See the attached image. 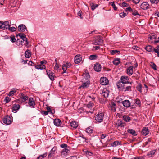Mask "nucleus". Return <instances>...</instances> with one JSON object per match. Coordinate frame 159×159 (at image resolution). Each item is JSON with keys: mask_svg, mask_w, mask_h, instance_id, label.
<instances>
[{"mask_svg": "<svg viewBox=\"0 0 159 159\" xmlns=\"http://www.w3.org/2000/svg\"><path fill=\"white\" fill-rule=\"evenodd\" d=\"M121 81L117 82L116 85L118 88H122V86L129 83V79L128 76H122L121 77Z\"/></svg>", "mask_w": 159, "mask_h": 159, "instance_id": "1", "label": "nucleus"}, {"mask_svg": "<svg viewBox=\"0 0 159 159\" xmlns=\"http://www.w3.org/2000/svg\"><path fill=\"white\" fill-rule=\"evenodd\" d=\"M148 40L150 43L157 44L159 43V37L157 36L155 34H150L148 37Z\"/></svg>", "mask_w": 159, "mask_h": 159, "instance_id": "2", "label": "nucleus"}, {"mask_svg": "<svg viewBox=\"0 0 159 159\" xmlns=\"http://www.w3.org/2000/svg\"><path fill=\"white\" fill-rule=\"evenodd\" d=\"M104 114L103 112L98 113L95 116V120L96 123H100L102 122L104 119Z\"/></svg>", "mask_w": 159, "mask_h": 159, "instance_id": "3", "label": "nucleus"}, {"mask_svg": "<svg viewBox=\"0 0 159 159\" xmlns=\"http://www.w3.org/2000/svg\"><path fill=\"white\" fill-rule=\"evenodd\" d=\"M131 82H130L129 84H125L122 86V88H118L120 91H131V88L132 86Z\"/></svg>", "mask_w": 159, "mask_h": 159, "instance_id": "4", "label": "nucleus"}, {"mask_svg": "<svg viewBox=\"0 0 159 159\" xmlns=\"http://www.w3.org/2000/svg\"><path fill=\"white\" fill-rule=\"evenodd\" d=\"M9 23L8 21H0V29L3 30L7 29L9 27Z\"/></svg>", "mask_w": 159, "mask_h": 159, "instance_id": "5", "label": "nucleus"}, {"mask_svg": "<svg viewBox=\"0 0 159 159\" xmlns=\"http://www.w3.org/2000/svg\"><path fill=\"white\" fill-rule=\"evenodd\" d=\"M3 122L6 125H9L12 122V120L9 116H5L3 119Z\"/></svg>", "mask_w": 159, "mask_h": 159, "instance_id": "6", "label": "nucleus"}, {"mask_svg": "<svg viewBox=\"0 0 159 159\" xmlns=\"http://www.w3.org/2000/svg\"><path fill=\"white\" fill-rule=\"evenodd\" d=\"M102 41L103 40L102 39L101 37L100 36H98L96 38L92 43L95 45H97L102 43Z\"/></svg>", "mask_w": 159, "mask_h": 159, "instance_id": "7", "label": "nucleus"}, {"mask_svg": "<svg viewBox=\"0 0 159 159\" xmlns=\"http://www.w3.org/2000/svg\"><path fill=\"white\" fill-rule=\"evenodd\" d=\"M100 82L101 84L106 85L108 83L109 81L107 78L103 77L101 78Z\"/></svg>", "mask_w": 159, "mask_h": 159, "instance_id": "8", "label": "nucleus"}, {"mask_svg": "<svg viewBox=\"0 0 159 159\" xmlns=\"http://www.w3.org/2000/svg\"><path fill=\"white\" fill-rule=\"evenodd\" d=\"M82 59V57L80 55H77L75 57L74 62L75 64H78L81 62Z\"/></svg>", "mask_w": 159, "mask_h": 159, "instance_id": "9", "label": "nucleus"}, {"mask_svg": "<svg viewBox=\"0 0 159 159\" xmlns=\"http://www.w3.org/2000/svg\"><path fill=\"white\" fill-rule=\"evenodd\" d=\"M47 75L50 78V79L52 80H54V73L51 71L49 70H47L46 71Z\"/></svg>", "mask_w": 159, "mask_h": 159, "instance_id": "10", "label": "nucleus"}, {"mask_svg": "<svg viewBox=\"0 0 159 159\" xmlns=\"http://www.w3.org/2000/svg\"><path fill=\"white\" fill-rule=\"evenodd\" d=\"M94 69L97 72H100L101 70V66L99 63H96L94 65Z\"/></svg>", "mask_w": 159, "mask_h": 159, "instance_id": "11", "label": "nucleus"}, {"mask_svg": "<svg viewBox=\"0 0 159 159\" xmlns=\"http://www.w3.org/2000/svg\"><path fill=\"white\" fill-rule=\"evenodd\" d=\"M140 7L142 9L147 10L149 8V5L147 2H144L141 4Z\"/></svg>", "mask_w": 159, "mask_h": 159, "instance_id": "12", "label": "nucleus"}, {"mask_svg": "<svg viewBox=\"0 0 159 159\" xmlns=\"http://www.w3.org/2000/svg\"><path fill=\"white\" fill-rule=\"evenodd\" d=\"M82 85L80 87V88H82L84 89L87 88L89 86L90 84V81L89 80L83 81Z\"/></svg>", "mask_w": 159, "mask_h": 159, "instance_id": "13", "label": "nucleus"}, {"mask_svg": "<svg viewBox=\"0 0 159 159\" xmlns=\"http://www.w3.org/2000/svg\"><path fill=\"white\" fill-rule=\"evenodd\" d=\"M70 148H67L63 149L61 152V155L62 156H66L67 153H69L70 152Z\"/></svg>", "mask_w": 159, "mask_h": 159, "instance_id": "14", "label": "nucleus"}, {"mask_svg": "<svg viewBox=\"0 0 159 159\" xmlns=\"http://www.w3.org/2000/svg\"><path fill=\"white\" fill-rule=\"evenodd\" d=\"M28 104L30 107H34L35 105L34 99L32 97H30L29 99Z\"/></svg>", "mask_w": 159, "mask_h": 159, "instance_id": "15", "label": "nucleus"}, {"mask_svg": "<svg viewBox=\"0 0 159 159\" xmlns=\"http://www.w3.org/2000/svg\"><path fill=\"white\" fill-rule=\"evenodd\" d=\"M149 132V131L148 127H144L142 131V135L146 136L148 135Z\"/></svg>", "mask_w": 159, "mask_h": 159, "instance_id": "16", "label": "nucleus"}, {"mask_svg": "<svg viewBox=\"0 0 159 159\" xmlns=\"http://www.w3.org/2000/svg\"><path fill=\"white\" fill-rule=\"evenodd\" d=\"M109 93V91L107 90L106 89H104L102 90L101 94L104 97L106 98L108 96Z\"/></svg>", "mask_w": 159, "mask_h": 159, "instance_id": "17", "label": "nucleus"}, {"mask_svg": "<svg viewBox=\"0 0 159 159\" xmlns=\"http://www.w3.org/2000/svg\"><path fill=\"white\" fill-rule=\"evenodd\" d=\"M26 29V26L23 24L20 25L18 27V30L19 32H24Z\"/></svg>", "mask_w": 159, "mask_h": 159, "instance_id": "18", "label": "nucleus"}, {"mask_svg": "<svg viewBox=\"0 0 159 159\" xmlns=\"http://www.w3.org/2000/svg\"><path fill=\"white\" fill-rule=\"evenodd\" d=\"M122 104L125 107H128L130 105V102L129 100H126L122 101Z\"/></svg>", "mask_w": 159, "mask_h": 159, "instance_id": "19", "label": "nucleus"}, {"mask_svg": "<svg viewBox=\"0 0 159 159\" xmlns=\"http://www.w3.org/2000/svg\"><path fill=\"white\" fill-rule=\"evenodd\" d=\"M54 124L57 126H60L61 124V120L58 119H55L54 120Z\"/></svg>", "mask_w": 159, "mask_h": 159, "instance_id": "20", "label": "nucleus"}, {"mask_svg": "<svg viewBox=\"0 0 159 159\" xmlns=\"http://www.w3.org/2000/svg\"><path fill=\"white\" fill-rule=\"evenodd\" d=\"M84 78L83 79V81H85L89 80L90 78V75L88 73H86L83 74Z\"/></svg>", "mask_w": 159, "mask_h": 159, "instance_id": "21", "label": "nucleus"}, {"mask_svg": "<svg viewBox=\"0 0 159 159\" xmlns=\"http://www.w3.org/2000/svg\"><path fill=\"white\" fill-rule=\"evenodd\" d=\"M133 66H131L128 67L127 70V73L129 75H131L133 73Z\"/></svg>", "mask_w": 159, "mask_h": 159, "instance_id": "22", "label": "nucleus"}, {"mask_svg": "<svg viewBox=\"0 0 159 159\" xmlns=\"http://www.w3.org/2000/svg\"><path fill=\"white\" fill-rule=\"evenodd\" d=\"M20 107V106L19 104L15 103L13 105L12 107V111L18 110Z\"/></svg>", "mask_w": 159, "mask_h": 159, "instance_id": "23", "label": "nucleus"}, {"mask_svg": "<svg viewBox=\"0 0 159 159\" xmlns=\"http://www.w3.org/2000/svg\"><path fill=\"white\" fill-rule=\"evenodd\" d=\"M31 54L30 51L27 49L25 53V56L27 58H29L31 56Z\"/></svg>", "mask_w": 159, "mask_h": 159, "instance_id": "24", "label": "nucleus"}, {"mask_svg": "<svg viewBox=\"0 0 159 159\" xmlns=\"http://www.w3.org/2000/svg\"><path fill=\"white\" fill-rule=\"evenodd\" d=\"M35 68L38 69H44L46 68V66L44 65H38L35 66Z\"/></svg>", "mask_w": 159, "mask_h": 159, "instance_id": "25", "label": "nucleus"}, {"mask_svg": "<svg viewBox=\"0 0 159 159\" xmlns=\"http://www.w3.org/2000/svg\"><path fill=\"white\" fill-rule=\"evenodd\" d=\"M70 125L74 129L77 128L78 125V123L75 121H73L70 123Z\"/></svg>", "mask_w": 159, "mask_h": 159, "instance_id": "26", "label": "nucleus"}, {"mask_svg": "<svg viewBox=\"0 0 159 159\" xmlns=\"http://www.w3.org/2000/svg\"><path fill=\"white\" fill-rule=\"evenodd\" d=\"M145 49L149 52H153L154 48L151 45H149L145 47Z\"/></svg>", "mask_w": 159, "mask_h": 159, "instance_id": "27", "label": "nucleus"}, {"mask_svg": "<svg viewBox=\"0 0 159 159\" xmlns=\"http://www.w3.org/2000/svg\"><path fill=\"white\" fill-rule=\"evenodd\" d=\"M156 151V150H151L147 154V155L150 157H153L154 155L155 154Z\"/></svg>", "mask_w": 159, "mask_h": 159, "instance_id": "28", "label": "nucleus"}, {"mask_svg": "<svg viewBox=\"0 0 159 159\" xmlns=\"http://www.w3.org/2000/svg\"><path fill=\"white\" fill-rule=\"evenodd\" d=\"M127 132L134 136L137 135V133L134 130L129 129L127 130Z\"/></svg>", "mask_w": 159, "mask_h": 159, "instance_id": "29", "label": "nucleus"}, {"mask_svg": "<svg viewBox=\"0 0 159 159\" xmlns=\"http://www.w3.org/2000/svg\"><path fill=\"white\" fill-rule=\"evenodd\" d=\"M20 98L23 100V102H25L28 99L29 97L22 93L21 94Z\"/></svg>", "mask_w": 159, "mask_h": 159, "instance_id": "30", "label": "nucleus"}, {"mask_svg": "<svg viewBox=\"0 0 159 159\" xmlns=\"http://www.w3.org/2000/svg\"><path fill=\"white\" fill-rule=\"evenodd\" d=\"M123 119L125 121L128 122L130 120V118L129 116L124 115L123 117Z\"/></svg>", "mask_w": 159, "mask_h": 159, "instance_id": "31", "label": "nucleus"}, {"mask_svg": "<svg viewBox=\"0 0 159 159\" xmlns=\"http://www.w3.org/2000/svg\"><path fill=\"white\" fill-rule=\"evenodd\" d=\"M18 89H15V88L11 90L9 92V94H8V95L9 96H11V95H13L14 94V93L16 92V91Z\"/></svg>", "mask_w": 159, "mask_h": 159, "instance_id": "32", "label": "nucleus"}, {"mask_svg": "<svg viewBox=\"0 0 159 159\" xmlns=\"http://www.w3.org/2000/svg\"><path fill=\"white\" fill-rule=\"evenodd\" d=\"M93 129L91 127H89L87 128L86 129V132L88 134H90L93 133Z\"/></svg>", "mask_w": 159, "mask_h": 159, "instance_id": "33", "label": "nucleus"}, {"mask_svg": "<svg viewBox=\"0 0 159 159\" xmlns=\"http://www.w3.org/2000/svg\"><path fill=\"white\" fill-rule=\"evenodd\" d=\"M98 58V56L96 55H92L90 56L89 59L91 60H94Z\"/></svg>", "mask_w": 159, "mask_h": 159, "instance_id": "34", "label": "nucleus"}, {"mask_svg": "<svg viewBox=\"0 0 159 159\" xmlns=\"http://www.w3.org/2000/svg\"><path fill=\"white\" fill-rule=\"evenodd\" d=\"M47 155V153H45L42 155H40L37 157V159H43L46 157Z\"/></svg>", "mask_w": 159, "mask_h": 159, "instance_id": "35", "label": "nucleus"}, {"mask_svg": "<svg viewBox=\"0 0 159 159\" xmlns=\"http://www.w3.org/2000/svg\"><path fill=\"white\" fill-rule=\"evenodd\" d=\"M111 110L113 112H115L116 111V104L114 103H111Z\"/></svg>", "mask_w": 159, "mask_h": 159, "instance_id": "36", "label": "nucleus"}, {"mask_svg": "<svg viewBox=\"0 0 159 159\" xmlns=\"http://www.w3.org/2000/svg\"><path fill=\"white\" fill-rule=\"evenodd\" d=\"M91 6L92 10H94L96 8L98 7V5L93 3L91 4Z\"/></svg>", "mask_w": 159, "mask_h": 159, "instance_id": "37", "label": "nucleus"}, {"mask_svg": "<svg viewBox=\"0 0 159 159\" xmlns=\"http://www.w3.org/2000/svg\"><path fill=\"white\" fill-rule=\"evenodd\" d=\"M113 64L116 65H118L120 63V61L119 59L117 58L115 59L113 61Z\"/></svg>", "mask_w": 159, "mask_h": 159, "instance_id": "38", "label": "nucleus"}, {"mask_svg": "<svg viewBox=\"0 0 159 159\" xmlns=\"http://www.w3.org/2000/svg\"><path fill=\"white\" fill-rule=\"evenodd\" d=\"M16 44L18 46L22 45L23 43V41L22 39H18L16 41Z\"/></svg>", "mask_w": 159, "mask_h": 159, "instance_id": "39", "label": "nucleus"}, {"mask_svg": "<svg viewBox=\"0 0 159 159\" xmlns=\"http://www.w3.org/2000/svg\"><path fill=\"white\" fill-rule=\"evenodd\" d=\"M120 144L119 142L118 141H116L111 143V145L112 146H116Z\"/></svg>", "mask_w": 159, "mask_h": 159, "instance_id": "40", "label": "nucleus"}, {"mask_svg": "<svg viewBox=\"0 0 159 159\" xmlns=\"http://www.w3.org/2000/svg\"><path fill=\"white\" fill-rule=\"evenodd\" d=\"M150 66L154 70H157V66L153 62H151L150 63Z\"/></svg>", "mask_w": 159, "mask_h": 159, "instance_id": "41", "label": "nucleus"}, {"mask_svg": "<svg viewBox=\"0 0 159 159\" xmlns=\"http://www.w3.org/2000/svg\"><path fill=\"white\" fill-rule=\"evenodd\" d=\"M152 4L157 5L159 2V0H150Z\"/></svg>", "mask_w": 159, "mask_h": 159, "instance_id": "42", "label": "nucleus"}, {"mask_svg": "<svg viewBox=\"0 0 159 159\" xmlns=\"http://www.w3.org/2000/svg\"><path fill=\"white\" fill-rule=\"evenodd\" d=\"M57 147H54L52 149L50 152V153H52V154L54 155V154L55 153L56 151H57Z\"/></svg>", "mask_w": 159, "mask_h": 159, "instance_id": "43", "label": "nucleus"}, {"mask_svg": "<svg viewBox=\"0 0 159 159\" xmlns=\"http://www.w3.org/2000/svg\"><path fill=\"white\" fill-rule=\"evenodd\" d=\"M120 53V51L119 50H112L111 51V55H114L116 53H117L118 54H119Z\"/></svg>", "mask_w": 159, "mask_h": 159, "instance_id": "44", "label": "nucleus"}, {"mask_svg": "<svg viewBox=\"0 0 159 159\" xmlns=\"http://www.w3.org/2000/svg\"><path fill=\"white\" fill-rule=\"evenodd\" d=\"M123 122L121 120H118L116 123V125L117 126H122V125Z\"/></svg>", "mask_w": 159, "mask_h": 159, "instance_id": "45", "label": "nucleus"}, {"mask_svg": "<svg viewBox=\"0 0 159 159\" xmlns=\"http://www.w3.org/2000/svg\"><path fill=\"white\" fill-rule=\"evenodd\" d=\"M128 14V13L123 12L120 13L119 15L121 17L123 18L125 16H126Z\"/></svg>", "mask_w": 159, "mask_h": 159, "instance_id": "46", "label": "nucleus"}, {"mask_svg": "<svg viewBox=\"0 0 159 159\" xmlns=\"http://www.w3.org/2000/svg\"><path fill=\"white\" fill-rule=\"evenodd\" d=\"M84 152L87 155L89 156H91L93 154V153L92 152L88 151H85Z\"/></svg>", "mask_w": 159, "mask_h": 159, "instance_id": "47", "label": "nucleus"}, {"mask_svg": "<svg viewBox=\"0 0 159 159\" xmlns=\"http://www.w3.org/2000/svg\"><path fill=\"white\" fill-rule=\"evenodd\" d=\"M7 29H8L11 32H14L15 31L16 29L14 27H10V25H9V27Z\"/></svg>", "mask_w": 159, "mask_h": 159, "instance_id": "48", "label": "nucleus"}, {"mask_svg": "<svg viewBox=\"0 0 159 159\" xmlns=\"http://www.w3.org/2000/svg\"><path fill=\"white\" fill-rule=\"evenodd\" d=\"M54 156V155L52 154V153L50 152L48 156V159H53Z\"/></svg>", "mask_w": 159, "mask_h": 159, "instance_id": "49", "label": "nucleus"}, {"mask_svg": "<svg viewBox=\"0 0 159 159\" xmlns=\"http://www.w3.org/2000/svg\"><path fill=\"white\" fill-rule=\"evenodd\" d=\"M93 104L91 102H89L88 104L87 105V107L88 108H91L93 107Z\"/></svg>", "mask_w": 159, "mask_h": 159, "instance_id": "50", "label": "nucleus"}, {"mask_svg": "<svg viewBox=\"0 0 159 159\" xmlns=\"http://www.w3.org/2000/svg\"><path fill=\"white\" fill-rule=\"evenodd\" d=\"M110 4L112 7L115 10H117V7L115 5V3L114 2H111Z\"/></svg>", "mask_w": 159, "mask_h": 159, "instance_id": "51", "label": "nucleus"}, {"mask_svg": "<svg viewBox=\"0 0 159 159\" xmlns=\"http://www.w3.org/2000/svg\"><path fill=\"white\" fill-rule=\"evenodd\" d=\"M10 100L11 99L7 96L5 98L4 101L6 103H8L9 102Z\"/></svg>", "mask_w": 159, "mask_h": 159, "instance_id": "52", "label": "nucleus"}, {"mask_svg": "<svg viewBox=\"0 0 159 159\" xmlns=\"http://www.w3.org/2000/svg\"><path fill=\"white\" fill-rule=\"evenodd\" d=\"M77 15L78 16H80V18H81V19L83 18L82 12V11H81L80 10L79 11V12L77 13Z\"/></svg>", "mask_w": 159, "mask_h": 159, "instance_id": "53", "label": "nucleus"}, {"mask_svg": "<svg viewBox=\"0 0 159 159\" xmlns=\"http://www.w3.org/2000/svg\"><path fill=\"white\" fill-rule=\"evenodd\" d=\"M25 35L24 34L22 33H19L17 36H19L20 38H21V39H22V38H23L25 36Z\"/></svg>", "mask_w": 159, "mask_h": 159, "instance_id": "54", "label": "nucleus"}, {"mask_svg": "<svg viewBox=\"0 0 159 159\" xmlns=\"http://www.w3.org/2000/svg\"><path fill=\"white\" fill-rule=\"evenodd\" d=\"M60 146L62 148H67L69 147H68L67 145L66 144L63 143L60 145Z\"/></svg>", "mask_w": 159, "mask_h": 159, "instance_id": "55", "label": "nucleus"}, {"mask_svg": "<svg viewBox=\"0 0 159 159\" xmlns=\"http://www.w3.org/2000/svg\"><path fill=\"white\" fill-rule=\"evenodd\" d=\"M42 114L44 115H47L48 114V111H41Z\"/></svg>", "mask_w": 159, "mask_h": 159, "instance_id": "56", "label": "nucleus"}, {"mask_svg": "<svg viewBox=\"0 0 159 159\" xmlns=\"http://www.w3.org/2000/svg\"><path fill=\"white\" fill-rule=\"evenodd\" d=\"M59 68V67L57 63H55V65L54 67V70H57V71H58Z\"/></svg>", "mask_w": 159, "mask_h": 159, "instance_id": "57", "label": "nucleus"}, {"mask_svg": "<svg viewBox=\"0 0 159 159\" xmlns=\"http://www.w3.org/2000/svg\"><path fill=\"white\" fill-rule=\"evenodd\" d=\"M64 65H65V66H66L67 68L70 67L71 65V64L70 63H66V64H64Z\"/></svg>", "mask_w": 159, "mask_h": 159, "instance_id": "58", "label": "nucleus"}, {"mask_svg": "<svg viewBox=\"0 0 159 159\" xmlns=\"http://www.w3.org/2000/svg\"><path fill=\"white\" fill-rule=\"evenodd\" d=\"M131 10H132V9L130 7H127L125 11L126 13H128V12H127L128 11H131Z\"/></svg>", "mask_w": 159, "mask_h": 159, "instance_id": "59", "label": "nucleus"}, {"mask_svg": "<svg viewBox=\"0 0 159 159\" xmlns=\"http://www.w3.org/2000/svg\"><path fill=\"white\" fill-rule=\"evenodd\" d=\"M62 69L63 71H66L67 68L65 66V65L63 64L62 66Z\"/></svg>", "mask_w": 159, "mask_h": 159, "instance_id": "60", "label": "nucleus"}, {"mask_svg": "<svg viewBox=\"0 0 159 159\" xmlns=\"http://www.w3.org/2000/svg\"><path fill=\"white\" fill-rule=\"evenodd\" d=\"M11 41L12 42H15L16 41V39L15 38V36H12L11 38Z\"/></svg>", "mask_w": 159, "mask_h": 159, "instance_id": "61", "label": "nucleus"}, {"mask_svg": "<svg viewBox=\"0 0 159 159\" xmlns=\"http://www.w3.org/2000/svg\"><path fill=\"white\" fill-rule=\"evenodd\" d=\"M70 159H77V157L76 156H71L69 157Z\"/></svg>", "mask_w": 159, "mask_h": 159, "instance_id": "62", "label": "nucleus"}, {"mask_svg": "<svg viewBox=\"0 0 159 159\" xmlns=\"http://www.w3.org/2000/svg\"><path fill=\"white\" fill-rule=\"evenodd\" d=\"M106 136H107V135L106 134H102L101 135V139H103L106 137Z\"/></svg>", "mask_w": 159, "mask_h": 159, "instance_id": "63", "label": "nucleus"}, {"mask_svg": "<svg viewBox=\"0 0 159 159\" xmlns=\"http://www.w3.org/2000/svg\"><path fill=\"white\" fill-rule=\"evenodd\" d=\"M154 16H157V17H159V12L158 11H156L154 13Z\"/></svg>", "mask_w": 159, "mask_h": 159, "instance_id": "64", "label": "nucleus"}]
</instances>
